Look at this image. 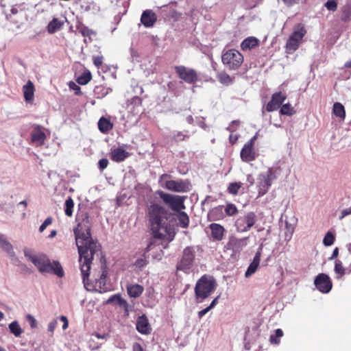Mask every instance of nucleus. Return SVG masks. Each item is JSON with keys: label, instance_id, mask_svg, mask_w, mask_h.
<instances>
[{"label": "nucleus", "instance_id": "obj_42", "mask_svg": "<svg viewBox=\"0 0 351 351\" xmlns=\"http://www.w3.org/2000/svg\"><path fill=\"white\" fill-rule=\"evenodd\" d=\"M337 0H328L324 6L328 11L335 12L337 8Z\"/></svg>", "mask_w": 351, "mask_h": 351}, {"label": "nucleus", "instance_id": "obj_34", "mask_svg": "<svg viewBox=\"0 0 351 351\" xmlns=\"http://www.w3.org/2000/svg\"><path fill=\"white\" fill-rule=\"evenodd\" d=\"M64 205H65V208H64L65 215L68 217H71L73 215V208L74 206V203H73V200L72 199V198L69 197L65 201Z\"/></svg>", "mask_w": 351, "mask_h": 351}, {"label": "nucleus", "instance_id": "obj_59", "mask_svg": "<svg viewBox=\"0 0 351 351\" xmlns=\"http://www.w3.org/2000/svg\"><path fill=\"white\" fill-rule=\"evenodd\" d=\"M338 254H339V249H338V247H335L332 252L331 256L329 258V260H332V259L337 258Z\"/></svg>", "mask_w": 351, "mask_h": 351}, {"label": "nucleus", "instance_id": "obj_57", "mask_svg": "<svg viewBox=\"0 0 351 351\" xmlns=\"http://www.w3.org/2000/svg\"><path fill=\"white\" fill-rule=\"evenodd\" d=\"M132 351H143V349L140 343L136 342L132 346Z\"/></svg>", "mask_w": 351, "mask_h": 351}, {"label": "nucleus", "instance_id": "obj_52", "mask_svg": "<svg viewBox=\"0 0 351 351\" xmlns=\"http://www.w3.org/2000/svg\"><path fill=\"white\" fill-rule=\"evenodd\" d=\"M57 321L53 319L48 324V331L50 332H53L57 326Z\"/></svg>", "mask_w": 351, "mask_h": 351}, {"label": "nucleus", "instance_id": "obj_5", "mask_svg": "<svg viewBox=\"0 0 351 351\" xmlns=\"http://www.w3.org/2000/svg\"><path fill=\"white\" fill-rule=\"evenodd\" d=\"M280 169L279 167H269L265 172L258 175L257 178V186L260 195L265 194L271 186L272 182L277 179Z\"/></svg>", "mask_w": 351, "mask_h": 351}, {"label": "nucleus", "instance_id": "obj_50", "mask_svg": "<svg viewBox=\"0 0 351 351\" xmlns=\"http://www.w3.org/2000/svg\"><path fill=\"white\" fill-rule=\"evenodd\" d=\"M287 228L288 229L287 232H285V240L289 241L291 239L292 234L293 232V228H289L288 223H286Z\"/></svg>", "mask_w": 351, "mask_h": 351}, {"label": "nucleus", "instance_id": "obj_25", "mask_svg": "<svg viewBox=\"0 0 351 351\" xmlns=\"http://www.w3.org/2000/svg\"><path fill=\"white\" fill-rule=\"evenodd\" d=\"M258 45V40L255 37H248L245 38L241 44L242 50H250Z\"/></svg>", "mask_w": 351, "mask_h": 351}, {"label": "nucleus", "instance_id": "obj_28", "mask_svg": "<svg viewBox=\"0 0 351 351\" xmlns=\"http://www.w3.org/2000/svg\"><path fill=\"white\" fill-rule=\"evenodd\" d=\"M98 128L102 133H107L112 128V124L108 119L101 117L98 121Z\"/></svg>", "mask_w": 351, "mask_h": 351}, {"label": "nucleus", "instance_id": "obj_16", "mask_svg": "<svg viewBox=\"0 0 351 351\" xmlns=\"http://www.w3.org/2000/svg\"><path fill=\"white\" fill-rule=\"evenodd\" d=\"M46 135L42 128L37 125L31 132L32 143L36 146H40L45 143Z\"/></svg>", "mask_w": 351, "mask_h": 351}, {"label": "nucleus", "instance_id": "obj_22", "mask_svg": "<svg viewBox=\"0 0 351 351\" xmlns=\"http://www.w3.org/2000/svg\"><path fill=\"white\" fill-rule=\"evenodd\" d=\"M209 227L211 230V235L213 239L216 241H221L223 239L225 231L223 227L218 223H211Z\"/></svg>", "mask_w": 351, "mask_h": 351}, {"label": "nucleus", "instance_id": "obj_20", "mask_svg": "<svg viewBox=\"0 0 351 351\" xmlns=\"http://www.w3.org/2000/svg\"><path fill=\"white\" fill-rule=\"evenodd\" d=\"M111 159L114 162H122L129 156V153L121 147L111 150Z\"/></svg>", "mask_w": 351, "mask_h": 351}, {"label": "nucleus", "instance_id": "obj_39", "mask_svg": "<svg viewBox=\"0 0 351 351\" xmlns=\"http://www.w3.org/2000/svg\"><path fill=\"white\" fill-rule=\"evenodd\" d=\"M241 187V182H232L228 187V191L230 194L236 195Z\"/></svg>", "mask_w": 351, "mask_h": 351}, {"label": "nucleus", "instance_id": "obj_61", "mask_svg": "<svg viewBox=\"0 0 351 351\" xmlns=\"http://www.w3.org/2000/svg\"><path fill=\"white\" fill-rule=\"evenodd\" d=\"M256 140V138H255L253 136L248 142L246 143V144L254 147V142Z\"/></svg>", "mask_w": 351, "mask_h": 351}, {"label": "nucleus", "instance_id": "obj_48", "mask_svg": "<svg viewBox=\"0 0 351 351\" xmlns=\"http://www.w3.org/2000/svg\"><path fill=\"white\" fill-rule=\"evenodd\" d=\"M99 167L101 170L106 169L108 165V160L106 158H102L99 160Z\"/></svg>", "mask_w": 351, "mask_h": 351}, {"label": "nucleus", "instance_id": "obj_2", "mask_svg": "<svg viewBox=\"0 0 351 351\" xmlns=\"http://www.w3.org/2000/svg\"><path fill=\"white\" fill-rule=\"evenodd\" d=\"M77 225L73 229L75 242L80 255V270L82 281L88 289L89 271L93 255L99 251V245L91 237V221L87 213H82L77 217Z\"/></svg>", "mask_w": 351, "mask_h": 351}, {"label": "nucleus", "instance_id": "obj_31", "mask_svg": "<svg viewBox=\"0 0 351 351\" xmlns=\"http://www.w3.org/2000/svg\"><path fill=\"white\" fill-rule=\"evenodd\" d=\"M333 113L337 117H339L341 119H344L346 116V112L344 106L339 102H336L333 105V109H332Z\"/></svg>", "mask_w": 351, "mask_h": 351}, {"label": "nucleus", "instance_id": "obj_55", "mask_svg": "<svg viewBox=\"0 0 351 351\" xmlns=\"http://www.w3.org/2000/svg\"><path fill=\"white\" fill-rule=\"evenodd\" d=\"M106 276H107V271L106 269H104L102 271V274L101 275V277H100V278L99 280V283L100 285L105 284V279H106Z\"/></svg>", "mask_w": 351, "mask_h": 351}, {"label": "nucleus", "instance_id": "obj_18", "mask_svg": "<svg viewBox=\"0 0 351 351\" xmlns=\"http://www.w3.org/2000/svg\"><path fill=\"white\" fill-rule=\"evenodd\" d=\"M157 16L156 14L151 10H145L141 17V21L146 27L154 26L156 22Z\"/></svg>", "mask_w": 351, "mask_h": 351}, {"label": "nucleus", "instance_id": "obj_12", "mask_svg": "<svg viewBox=\"0 0 351 351\" xmlns=\"http://www.w3.org/2000/svg\"><path fill=\"white\" fill-rule=\"evenodd\" d=\"M175 71L179 77L188 84H193L197 81V73L193 69L184 66H176Z\"/></svg>", "mask_w": 351, "mask_h": 351}, {"label": "nucleus", "instance_id": "obj_47", "mask_svg": "<svg viewBox=\"0 0 351 351\" xmlns=\"http://www.w3.org/2000/svg\"><path fill=\"white\" fill-rule=\"evenodd\" d=\"M189 136L186 134H184L182 132H177L176 134H174L173 138L176 141H184L186 138H188Z\"/></svg>", "mask_w": 351, "mask_h": 351}, {"label": "nucleus", "instance_id": "obj_6", "mask_svg": "<svg viewBox=\"0 0 351 351\" xmlns=\"http://www.w3.org/2000/svg\"><path fill=\"white\" fill-rule=\"evenodd\" d=\"M169 177V175L166 173L160 176L159 183L162 187H165L169 191L177 193H185L190 191L191 184L189 182L182 180H168Z\"/></svg>", "mask_w": 351, "mask_h": 351}, {"label": "nucleus", "instance_id": "obj_8", "mask_svg": "<svg viewBox=\"0 0 351 351\" xmlns=\"http://www.w3.org/2000/svg\"><path fill=\"white\" fill-rule=\"evenodd\" d=\"M221 60L229 69L236 70L243 63V56L239 51L230 49L222 55Z\"/></svg>", "mask_w": 351, "mask_h": 351}, {"label": "nucleus", "instance_id": "obj_36", "mask_svg": "<svg viewBox=\"0 0 351 351\" xmlns=\"http://www.w3.org/2000/svg\"><path fill=\"white\" fill-rule=\"evenodd\" d=\"M334 270L335 274L338 275L337 278H341L346 274V269L339 260H336Z\"/></svg>", "mask_w": 351, "mask_h": 351}, {"label": "nucleus", "instance_id": "obj_54", "mask_svg": "<svg viewBox=\"0 0 351 351\" xmlns=\"http://www.w3.org/2000/svg\"><path fill=\"white\" fill-rule=\"evenodd\" d=\"M60 319L63 322L62 329L66 330L69 327V322L66 316L62 315L60 317Z\"/></svg>", "mask_w": 351, "mask_h": 351}, {"label": "nucleus", "instance_id": "obj_46", "mask_svg": "<svg viewBox=\"0 0 351 351\" xmlns=\"http://www.w3.org/2000/svg\"><path fill=\"white\" fill-rule=\"evenodd\" d=\"M52 218L49 217H47L45 221L44 222L40 225V228H39V231L40 232H43L45 228L50 224L52 223Z\"/></svg>", "mask_w": 351, "mask_h": 351}, {"label": "nucleus", "instance_id": "obj_29", "mask_svg": "<svg viewBox=\"0 0 351 351\" xmlns=\"http://www.w3.org/2000/svg\"><path fill=\"white\" fill-rule=\"evenodd\" d=\"M8 328L10 332L16 337H20L23 332V328L20 326L19 323L17 321H13L11 322L8 326Z\"/></svg>", "mask_w": 351, "mask_h": 351}, {"label": "nucleus", "instance_id": "obj_44", "mask_svg": "<svg viewBox=\"0 0 351 351\" xmlns=\"http://www.w3.org/2000/svg\"><path fill=\"white\" fill-rule=\"evenodd\" d=\"M225 212L228 215L232 216L237 212V208L234 204H230L226 206Z\"/></svg>", "mask_w": 351, "mask_h": 351}, {"label": "nucleus", "instance_id": "obj_62", "mask_svg": "<svg viewBox=\"0 0 351 351\" xmlns=\"http://www.w3.org/2000/svg\"><path fill=\"white\" fill-rule=\"evenodd\" d=\"M247 181L250 183V184H254V179H253L252 176L249 175L247 176Z\"/></svg>", "mask_w": 351, "mask_h": 351}, {"label": "nucleus", "instance_id": "obj_1", "mask_svg": "<svg viewBox=\"0 0 351 351\" xmlns=\"http://www.w3.org/2000/svg\"><path fill=\"white\" fill-rule=\"evenodd\" d=\"M148 218L152 238L145 248L142 257L138 258L134 263L135 267L138 269L147 265L145 254L152 249L153 245H156L158 240L169 243L175 236L173 228L170 223L172 215L164 207L156 204L150 205L148 208Z\"/></svg>", "mask_w": 351, "mask_h": 351}, {"label": "nucleus", "instance_id": "obj_4", "mask_svg": "<svg viewBox=\"0 0 351 351\" xmlns=\"http://www.w3.org/2000/svg\"><path fill=\"white\" fill-rule=\"evenodd\" d=\"M217 286L216 280L213 276L204 275L196 282L195 287V299L197 302H202L212 293Z\"/></svg>", "mask_w": 351, "mask_h": 351}, {"label": "nucleus", "instance_id": "obj_60", "mask_svg": "<svg viewBox=\"0 0 351 351\" xmlns=\"http://www.w3.org/2000/svg\"><path fill=\"white\" fill-rule=\"evenodd\" d=\"M218 298H219V296H217V298H215L213 301L212 302L210 303V304L209 305V307L212 309L213 308H214L215 306V305L217 304V300H218Z\"/></svg>", "mask_w": 351, "mask_h": 351}, {"label": "nucleus", "instance_id": "obj_30", "mask_svg": "<svg viewBox=\"0 0 351 351\" xmlns=\"http://www.w3.org/2000/svg\"><path fill=\"white\" fill-rule=\"evenodd\" d=\"M111 303H116L121 308H127L128 307L127 302L122 299L119 295H113L107 300L106 304Z\"/></svg>", "mask_w": 351, "mask_h": 351}, {"label": "nucleus", "instance_id": "obj_45", "mask_svg": "<svg viewBox=\"0 0 351 351\" xmlns=\"http://www.w3.org/2000/svg\"><path fill=\"white\" fill-rule=\"evenodd\" d=\"M25 317H26V320L28 322L31 328H37L38 322H37V320L35 319V317L33 315L28 314L26 315Z\"/></svg>", "mask_w": 351, "mask_h": 351}, {"label": "nucleus", "instance_id": "obj_14", "mask_svg": "<svg viewBox=\"0 0 351 351\" xmlns=\"http://www.w3.org/2000/svg\"><path fill=\"white\" fill-rule=\"evenodd\" d=\"M314 284L316 288L323 293L330 292L332 287L330 277L325 274H318L314 280Z\"/></svg>", "mask_w": 351, "mask_h": 351}, {"label": "nucleus", "instance_id": "obj_41", "mask_svg": "<svg viewBox=\"0 0 351 351\" xmlns=\"http://www.w3.org/2000/svg\"><path fill=\"white\" fill-rule=\"evenodd\" d=\"M335 241V237L334 235L330 232H328L324 239H323V243L325 246H330L333 244Z\"/></svg>", "mask_w": 351, "mask_h": 351}, {"label": "nucleus", "instance_id": "obj_7", "mask_svg": "<svg viewBox=\"0 0 351 351\" xmlns=\"http://www.w3.org/2000/svg\"><path fill=\"white\" fill-rule=\"evenodd\" d=\"M195 253V247L189 246L185 247L180 261L177 263V270L182 271L185 274H189L194 265Z\"/></svg>", "mask_w": 351, "mask_h": 351}, {"label": "nucleus", "instance_id": "obj_26", "mask_svg": "<svg viewBox=\"0 0 351 351\" xmlns=\"http://www.w3.org/2000/svg\"><path fill=\"white\" fill-rule=\"evenodd\" d=\"M128 293L132 298H137L143 291V287L141 285L135 284L130 285L127 287Z\"/></svg>", "mask_w": 351, "mask_h": 351}, {"label": "nucleus", "instance_id": "obj_21", "mask_svg": "<svg viewBox=\"0 0 351 351\" xmlns=\"http://www.w3.org/2000/svg\"><path fill=\"white\" fill-rule=\"evenodd\" d=\"M34 90L35 88L34 84L30 80H28L26 84L23 86L24 98L27 102H31L33 101Z\"/></svg>", "mask_w": 351, "mask_h": 351}, {"label": "nucleus", "instance_id": "obj_49", "mask_svg": "<svg viewBox=\"0 0 351 351\" xmlns=\"http://www.w3.org/2000/svg\"><path fill=\"white\" fill-rule=\"evenodd\" d=\"M69 88L71 89L75 90V94L76 95H80V88L75 82H70L69 84Z\"/></svg>", "mask_w": 351, "mask_h": 351}, {"label": "nucleus", "instance_id": "obj_43", "mask_svg": "<svg viewBox=\"0 0 351 351\" xmlns=\"http://www.w3.org/2000/svg\"><path fill=\"white\" fill-rule=\"evenodd\" d=\"M217 77L219 80V82L222 84H228L231 83V78L229 75L224 72H221L218 74Z\"/></svg>", "mask_w": 351, "mask_h": 351}, {"label": "nucleus", "instance_id": "obj_40", "mask_svg": "<svg viewBox=\"0 0 351 351\" xmlns=\"http://www.w3.org/2000/svg\"><path fill=\"white\" fill-rule=\"evenodd\" d=\"M79 32L82 34V35L84 37H88L91 38V36L95 35V33L85 26H80L78 28Z\"/></svg>", "mask_w": 351, "mask_h": 351}, {"label": "nucleus", "instance_id": "obj_53", "mask_svg": "<svg viewBox=\"0 0 351 351\" xmlns=\"http://www.w3.org/2000/svg\"><path fill=\"white\" fill-rule=\"evenodd\" d=\"M348 215H351V206L350 208L343 209L341 211V215L339 217V219L341 220L343 218H344L346 216Z\"/></svg>", "mask_w": 351, "mask_h": 351}, {"label": "nucleus", "instance_id": "obj_11", "mask_svg": "<svg viewBox=\"0 0 351 351\" xmlns=\"http://www.w3.org/2000/svg\"><path fill=\"white\" fill-rule=\"evenodd\" d=\"M158 195L162 201L169 205L173 210L180 211L185 208L184 205V197H182L171 195L164 193L163 191H159Z\"/></svg>", "mask_w": 351, "mask_h": 351}, {"label": "nucleus", "instance_id": "obj_64", "mask_svg": "<svg viewBox=\"0 0 351 351\" xmlns=\"http://www.w3.org/2000/svg\"><path fill=\"white\" fill-rule=\"evenodd\" d=\"M345 66L347 68L351 67V61H348L345 64Z\"/></svg>", "mask_w": 351, "mask_h": 351}, {"label": "nucleus", "instance_id": "obj_19", "mask_svg": "<svg viewBox=\"0 0 351 351\" xmlns=\"http://www.w3.org/2000/svg\"><path fill=\"white\" fill-rule=\"evenodd\" d=\"M136 330L141 334H149L151 328L148 319L145 315L139 317L136 322Z\"/></svg>", "mask_w": 351, "mask_h": 351}, {"label": "nucleus", "instance_id": "obj_15", "mask_svg": "<svg viewBox=\"0 0 351 351\" xmlns=\"http://www.w3.org/2000/svg\"><path fill=\"white\" fill-rule=\"evenodd\" d=\"M287 99V95L282 93L281 92L275 93L272 97L271 101L267 104L266 110L268 112L276 110L280 106V105Z\"/></svg>", "mask_w": 351, "mask_h": 351}, {"label": "nucleus", "instance_id": "obj_3", "mask_svg": "<svg viewBox=\"0 0 351 351\" xmlns=\"http://www.w3.org/2000/svg\"><path fill=\"white\" fill-rule=\"evenodd\" d=\"M24 255L41 274H53L59 278L64 276V272L58 261L51 262L46 255L43 254H34L29 249L24 250Z\"/></svg>", "mask_w": 351, "mask_h": 351}, {"label": "nucleus", "instance_id": "obj_27", "mask_svg": "<svg viewBox=\"0 0 351 351\" xmlns=\"http://www.w3.org/2000/svg\"><path fill=\"white\" fill-rule=\"evenodd\" d=\"M63 24V21L59 20L58 19L54 18L48 24L47 31L49 34H54L55 32L59 31L61 29Z\"/></svg>", "mask_w": 351, "mask_h": 351}, {"label": "nucleus", "instance_id": "obj_58", "mask_svg": "<svg viewBox=\"0 0 351 351\" xmlns=\"http://www.w3.org/2000/svg\"><path fill=\"white\" fill-rule=\"evenodd\" d=\"M283 3L287 6H291L293 4L298 3V0H282Z\"/></svg>", "mask_w": 351, "mask_h": 351}, {"label": "nucleus", "instance_id": "obj_24", "mask_svg": "<svg viewBox=\"0 0 351 351\" xmlns=\"http://www.w3.org/2000/svg\"><path fill=\"white\" fill-rule=\"evenodd\" d=\"M0 247L10 256H15V252L14 251L12 245L8 241L5 236L3 234H0Z\"/></svg>", "mask_w": 351, "mask_h": 351}, {"label": "nucleus", "instance_id": "obj_51", "mask_svg": "<svg viewBox=\"0 0 351 351\" xmlns=\"http://www.w3.org/2000/svg\"><path fill=\"white\" fill-rule=\"evenodd\" d=\"M103 62V57L102 56H97L93 58V63L97 67H99Z\"/></svg>", "mask_w": 351, "mask_h": 351}, {"label": "nucleus", "instance_id": "obj_38", "mask_svg": "<svg viewBox=\"0 0 351 351\" xmlns=\"http://www.w3.org/2000/svg\"><path fill=\"white\" fill-rule=\"evenodd\" d=\"M293 108L289 104H285L282 106L280 112L284 115L291 116L294 113Z\"/></svg>", "mask_w": 351, "mask_h": 351}, {"label": "nucleus", "instance_id": "obj_37", "mask_svg": "<svg viewBox=\"0 0 351 351\" xmlns=\"http://www.w3.org/2000/svg\"><path fill=\"white\" fill-rule=\"evenodd\" d=\"M351 16V6L348 5L344 6L342 8V13L341 16V19L343 21H349L350 18Z\"/></svg>", "mask_w": 351, "mask_h": 351}, {"label": "nucleus", "instance_id": "obj_63", "mask_svg": "<svg viewBox=\"0 0 351 351\" xmlns=\"http://www.w3.org/2000/svg\"><path fill=\"white\" fill-rule=\"evenodd\" d=\"M56 234H57L56 230H52L50 234L49 235V238H53V237H54L56 235Z\"/></svg>", "mask_w": 351, "mask_h": 351}, {"label": "nucleus", "instance_id": "obj_13", "mask_svg": "<svg viewBox=\"0 0 351 351\" xmlns=\"http://www.w3.org/2000/svg\"><path fill=\"white\" fill-rule=\"evenodd\" d=\"M249 237L239 239L234 236H230L226 245L227 250H230L234 253L240 252L248 244Z\"/></svg>", "mask_w": 351, "mask_h": 351}, {"label": "nucleus", "instance_id": "obj_33", "mask_svg": "<svg viewBox=\"0 0 351 351\" xmlns=\"http://www.w3.org/2000/svg\"><path fill=\"white\" fill-rule=\"evenodd\" d=\"M282 336L283 331L280 328L276 329L274 331V334L270 335V342L274 344H278Z\"/></svg>", "mask_w": 351, "mask_h": 351}, {"label": "nucleus", "instance_id": "obj_9", "mask_svg": "<svg viewBox=\"0 0 351 351\" xmlns=\"http://www.w3.org/2000/svg\"><path fill=\"white\" fill-rule=\"evenodd\" d=\"M306 31L304 27L299 24L294 29L292 34L289 36L286 48L289 52H293L299 47V45L306 34Z\"/></svg>", "mask_w": 351, "mask_h": 351}, {"label": "nucleus", "instance_id": "obj_56", "mask_svg": "<svg viewBox=\"0 0 351 351\" xmlns=\"http://www.w3.org/2000/svg\"><path fill=\"white\" fill-rule=\"evenodd\" d=\"M211 308L209 307H206V308L198 312V316L199 318H202L203 316H204Z\"/></svg>", "mask_w": 351, "mask_h": 351}, {"label": "nucleus", "instance_id": "obj_10", "mask_svg": "<svg viewBox=\"0 0 351 351\" xmlns=\"http://www.w3.org/2000/svg\"><path fill=\"white\" fill-rule=\"evenodd\" d=\"M256 215L253 212H248L240 216L235 221L237 232H245L248 231L256 223Z\"/></svg>", "mask_w": 351, "mask_h": 351}, {"label": "nucleus", "instance_id": "obj_23", "mask_svg": "<svg viewBox=\"0 0 351 351\" xmlns=\"http://www.w3.org/2000/svg\"><path fill=\"white\" fill-rule=\"evenodd\" d=\"M260 261H261V252L258 251L256 253L252 262L250 263V265L247 267V269L245 274V276L246 278H249L250 276H251L252 274H254L256 272V271L257 270V268L260 264Z\"/></svg>", "mask_w": 351, "mask_h": 351}, {"label": "nucleus", "instance_id": "obj_32", "mask_svg": "<svg viewBox=\"0 0 351 351\" xmlns=\"http://www.w3.org/2000/svg\"><path fill=\"white\" fill-rule=\"evenodd\" d=\"M178 220L182 228H186L189 226V218L187 214L183 211H178L177 215Z\"/></svg>", "mask_w": 351, "mask_h": 351}, {"label": "nucleus", "instance_id": "obj_17", "mask_svg": "<svg viewBox=\"0 0 351 351\" xmlns=\"http://www.w3.org/2000/svg\"><path fill=\"white\" fill-rule=\"evenodd\" d=\"M241 158L243 162H249L256 158V152L254 147L245 144L240 153Z\"/></svg>", "mask_w": 351, "mask_h": 351}, {"label": "nucleus", "instance_id": "obj_35", "mask_svg": "<svg viewBox=\"0 0 351 351\" xmlns=\"http://www.w3.org/2000/svg\"><path fill=\"white\" fill-rule=\"evenodd\" d=\"M91 80V74L89 71L84 72L77 79V82L81 85L86 84Z\"/></svg>", "mask_w": 351, "mask_h": 351}]
</instances>
